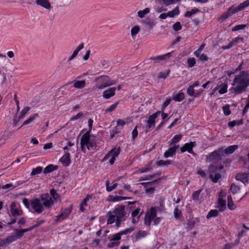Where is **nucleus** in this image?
<instances>
[{
	"instance_id": "f257e3e1",
	"label": "nucleus",
	"mask_w": 249,
	"mask_h": 249,
	"mask_svg": "<svg viewBox=\"0 0 249 249\" xmlns=\"http://www.w3.org/2000/svg\"><path fill=\"white\" fill-rule=\"evenodd\" d=\"M249 86V73L246 71H242L235 76L230 91L235 94H239L246 90Z\"/></svg>"
},
{
	"instance_id": "f03ea898",
	"label": "nucleus",
	"mask_w": 249,
	"mask_h": 249,
	"mask_svg": "<svg viewBox=\"0 0 249 249\" xmlns=\"http://www.w3.org/2000/svg\"><path fill=\"white\" fill-rule=\"evenodd\" d=\"M125 206L123 205H118L112 211H109L107 213V223L108 224H111L115 221L116 219H125L126 215Z\"/></svg>"
},
{
	"instance_id": "7ed1b4c3",
	"label": "nucleus",
	"mask_w": 249,
	"mask_h": 249,
	"mask_svg": "<svg viewBox=\"0 0 249 249\" xmlns=\"http://www.w3.org/2000/svg\"><path fill=\"white\" fill-rule=\"evenodd\" d=\"M96 81L98 84L97 87L99 89H103L115 83L114 81L110 80L109 77L107 75H102L98 77Z\"/></svg>"
},
{
	"instance_id": "20e7f679",
	"label": "nucleus",
	"mask_w": 249,
	"mask_h": 249,
	"mask_svg": "<svg viewBox=\"0 0 249 249\" xmlns=\"http://www.w3.org/2000/svg\"><path fill=\"white\" fill-rule=\"evenodd\" d=\"M90 135L89 132L85 133L81 138V147L83 152H85L86 148L89 150L90 148L94 146V143L92 142H90Z\"/></svg>"
},
{
	"instance_id": "39448f33",
	"label": "nucleus",
	"mask_w": 249,
	"mask_h": 249,
	"mask_svg": "<svg viewBox=\"0 0 249 249\" xmlns=\"http://www.w3.org/2000/svg\"><path fill=\"white\" fill-rule=\"evenodd\" d=\"M224 149L223 148H219L217 150H215L212 152L207 158V160L212 161H219L222 160L223 155Z\"/></svg>"
},
{
	"instance_id": "423d86ee",
	"label": "nucleus",
	"mask_w": 249,
	"mask_h": 249,
	"mask_svg": "<svg viewBox=\"0 0 249 249\" xmlns=\"http://www.w3.org/2000/svg\"><path fill=\"white\" fill-rule=\"evenodd\" d=\"M31 206L38 213H42L44 208L39 198H36L31 200Z\"/></svg>"
},
{
	"instance_id": "0eeeda50",
	"label": "nucleus",
	"mask_w": 249,
	"mask_h": 249,
	"mask_svg": "<svg viewBox=\"0 0 249 249\" xmlns=\"http://www.w3.org/2000/svg\"><path fill=\"white\" fill-rule=\"evenodd\" d=\"M120 148H113L105 156L103 160L105 161L109 158H111V159L109 160V163L111 165H112L114 163V161L116 159V158L120 154Z\"/></svg>"
},
{
	"instance_id": "6e6552de",
	"label": "nucleus",
	"mask_w": 249,
	"mask_h": 249,
	"mask_svg": "<svg viewBox=\"0 0 249 249\" xmlns=\"http://www.w3.org/2000/svg\"><path fill=\"white\" fill-rule=\"evenodd\" d=\"M40 199L42 201L43 206L46 208L49 209L54 204L52 197L48 193L41 195Z\"/></svg>"
},
{
	"instance_id": "1a4fd4ad",
	"label": "nucleus",
	"mask_w": 249,
	"mask_h": 249,
	"mask_svg": "<svg viewBox=\"0 0 249 249\" xmlns=\"http://www.w3.org/2000/svg\"><path fill=\"white\" fill-rule=\"evenodd\" d=\"M236 13H237V11L235 9V7L233 5H232L228 8V10L226 12L223 13L219 17V20L222 22Z\"/></svg>"
},
{
	"instance_id": "9d476101",
	"label": "nucleus",
	"mask_w": 249,
	"mask_h": 249,
	"mask_svg": "<svg viewBox=\"0 0 249 249\" xmlns=\"http://www.w3.org/2000/svg\"><path fill=\"white\" fill-rule=\"evenodd\" d=\"M141 22L144 27L147 30L153 29V27L156 25L155 20L150 18L143 19Z\"/></svg>"
},
{
	"instance_id": "9b49d317",
	"label": "nucleus",
	"mask_w": 249,
	"mask_h": 249,
	"mask_svg": "<svg viewBox=\"0 0 249 249\" xmlns=\"http://www.w3.org/2000/svg\"><path fill=\"white\" fill-rule=\"evenodd\" d=\"M235 178L237 180L241 181L244 184H246L249 182V173H238L236 175Z\"/></svg>"
},
{
	"instance_id": "f8f14e48",
	"label": "nucleus",
	"mask_w": 249,
	"mask_h": 249,
	"mask_svg": "<svg viewBox=\"0 0 249 249\" xmlns=\"http://www.w3.org/2000/svg\"><path fill=\"white\" fill-rule=\"evenodd\" d=\"M174 53V51L168 53H167L159 55L155 57H151L150 58V60H154L156 62H159L163 60H166L167 59L170 58L172 54Z\"/></svg>"
},
{
	"instance_id": "ddd939ff",
	"label": "nucleus",
	"mask_w": 249,
	"mask_h": 249,
	"mask_svg": "<svg viewBox=\"0 0 249 249\" xmlns=\"http://www.w3.org/2000/svg\"><path fill=\"white\" fill-rule=\"evenodd\" d=\"M31 108L29 107H26L23 108V109L20 111L19 114L18 118H15L14 120L13 123L14 125H16L18 121L20 120L23 119L25 116V115L28 113V112L30 110Z\"/></svg>"
},
{
	"instance_id": "4468645a",
	"label": "nucleus",
	"mask_w": 249,
	"mask_h": 249,
	"mask_svg": "<svg viewBox=\"0 0 249 249\" xmlns=\"http://www.w3.org/2000/svg\"><path fill=\"white\" fill-rule=\"evenodd\" d=\"M17 205L15 202H12L10 205V212L13 216L17 215H21L23 213L21 210H18L16 208Z\"/></svg>"
},
{
	"instance_id": "2eb2a0df",
	"label": "nucleus",
	"mask_w": 249,
	"mask_h": 249,
	"mask_svg": "<svg viewBox=\"0 0 249 249\" xmlns=\"http://www.w3.org/2000/svg\"><path fill=\"white\" fill-rule=\"evenodd\" d=\"M116 88L115 87H112L108 89L105 90L103 92V96L106 99H109L112 96H114L116 91Z\"/></svg>"
},
{
	"instance_id": "dca6fc26",
	"label": "nucleus",
	"mask_w": 249,
	"mask_h": 249,
	"mask_svg": "<svg viewBox=\"0 0 249 249\" xmlns=\"http://www.w3.org/2000/svg\"><path fill=\"white\" fill-rule=\"evenodd\" d=\"M16 240L17 237L15 235H9L7 237L0 241V246H3L6 244H9Z\"/></svg>"
},
{
	"instance_id": "f3484780",
	"label": "nucleus",
	"mask_w": 249,
	"mask_h": 249,
	"mask_svg": "<svg viewBox=\"0 0 249 249\" xmlns=\"http://www.w3.org/2000/svg\"><path fill=\"white\" fill-rule=\"evenodd\" d=\"M194 146V144L193 142L187 143L181 147V152L183 153L187 151L189 153L192 154L193 153V147Z\"/></svg>"
},
{
	"instance_id": "a211bd4d",
	"label": "nucleus",
	"mask_w": 249,
	"mask_h": 249,
	"mask_svg": "<svg viewBox=\"0 0 249 249\" xmlns=\"http://www.w3.org/2000/svg\"><path fill=\"white\" fill-rule=\"evenodd\" d=\"M179 147V145H176L169 148L164 154V156L166 158L172 157L176 153L177 149Z\"/></svg>"
},
{
	"instance_id": "6ab92c4d",
	"label": "nucleus",
	"mask_w": 249,
	"mask_h": 249,
	"mask_svg": "<svg viewBox=\"0 0 249 249\" xmlns=\"http://www.w3.org/2000/svg\"><path fill=\"white\" fill-rule=\"evenodd\" d=\"M71 208L65 209L61 214L57 216V220H62L66 218L71 213Z\"/></svg>"
},
{
	"instance_id": "aec40b11",
	"label": "nucleus",
	"mask_w": 249,
	"mask_h": 249,
	"mask_svg": "<svg viewBox=\"0 0 249 249\" xmlns=\"http://www.w3.org/2000/svg\"><path fill=\"white\" fill-rule=\"evenodd\" d=\"M60 161L65 166H68L71 161L70 160V154L68 152H65V154L60 159Z\"/></svg>"
},
{
	"instance_id": "412c9836",
	"label": "nucleus",
	"mask_w": 249,
	"mask_h": 249,
	"mask_svg": "<svg viewBox=\"0 0 249 249\" xmlns=\"http://www.w3.org/2000/svg\"><path fill=\"white\" fill-rule=\"evenodd\" d=\"M36 3L46 9H50L51 8V5L48 0H36Z\"/></svg>"
},
{
	"instance_id": "4be33fe9",
	"label": "nucleus",
	"mask_w": 249,
	"mask_h": 249,
	"mask_svg": "<svg viewBox=\"0 0 249 249\" xmlns=\"http://www.w3.org/2000/svg\"><path fill=\"white\" fill-rule=\"evenodd\" d=\"M217 87H219L218 92L220 94L225 93L227 92L228 82L225 80L223 83H218Z\"/></svg>"
},
{
	"instance_id": "5701e85b",
	"label": "nucleus",
	"mask_w": 249,
	"mask_h": 249,
	"mask_svg": "<svg viewBox=\"0 0 249 249\" xmlns=\"http://www.w3.org/2000/svg\"><path fill=\"white\" fill-rule=\"evenodd\" d=\"M226 205V200L222 199V198L219 197L218 199L217 208L219 209L220 212H222L225 209Z\"/></svg>"
},
{
	"instance_id": "b1692460",
	"label": "nucleus",
	"mask_w": 249,
	"mask_h": 249,
	"mask_svg": "<svg viewBox=\"0 0 249 249\" xmlns=\"http://www.w3.org/2000/svg\"><path fill=\"white\" fill-rule=\"evenodd\" d=\"M249 6V0H246L244 1L243 2L240 3L237 6L235 7V9L236 10L237 12L239 11H241L244 9L245 8Z\"/></svg>"
},
{
	"instance_id": "393cba45",
	"label": "nucleus",
	"mask_w": 249,
	"mask_h": 249,
	"mask_svg": "<svg viewBox=\"0 0 249 249\" xmlns=\"http://www.w3.org/2000/svg\"><path fill=\"white\" fill-rule=\"evenodd\" d=\"M237 148H238V146L237 145H231V146H228L225 150H224V152L227 155L231 154Z\"/></svg>"
},
{
	"instance_id": "a878e982",
	"label": "nucleus",
	"mask_w": 249,
	"mask_h": 249,
	"mask_svg": "<svg viewBox=\"0 0 249 249\" xmlns=\"http://www.w3.org/2000/svg\"><path fill=\"white\" fill-rule=\"evenodd\" d=\"M155 119H156V118L153 117V116L152 115H150L149 117L148 120L146 121L147 129H150L152 126H154V125L155 124Z\"/></svg>"
},
{
	"instance_id": "bb28decb",
	"label": "nucleus",
	"mask_w": 249,
	"mask_h": 249,
	"mask_svg": "<svg viewBox=\"0 0 249 249\" xmlns=\"http://www.w3.org/2000/svg\"><path fill=\"white\" fill-rule=\"evenodd\" d=\"M228 204L227 206L229 209L231 210H234L236 208L235 205L232 201V198L231 196H229L227 198Z\"/></svg>"
},
{
	"instance_id": "cd10ccee",
	"label": "nucleus",
	"mask_w": 249,
	"mask_h": 249,
	"mask_svg": "<svg viewBox=\"0 0 249 249\" xmlns=\"http://www.w3.org/2000/svg\"><path fill=\"white\" fill-rule=\"evenodd\" d=\"M37 117L38 114L37 113L34 114L33 115L31 116L27 120H26L23 123V124L21 125V126L32 123Z\"/></svg>"
},
{
	"instance_id": "c85d7f7f",
	"label": "nucleus",
	"mask_w": 249,
	"mask_h": 249,
	"mask_svg": "<svg viewBox=\"0 0 249 249\" xmlns=\"http://www.w3.org/2000/svg\"><path fill=\"white\" fill-rule=\"evenodd\" d=\"M184 98V94L183 92H179L173 95V99L175 101L180 102Z\"/></svg>"
},
{
	"instance_id": "c756f323",
	"label": "nucleus",
	"mask_w": 249,
	"mask_h": 249,
	"mask_svg": "<svg viewBox=\"0 0 249 249\" xmlns=\"http://www.w3.org/2000/svg\"><path fill=\"white\" fill-rule=\"evenodd\" d=\"M86 84L85 80L76 81L74 82L73 87L76 89H82L85 87Z\"/></svg>"
},
{
	"instance_id": "7c9ffc66",
	"label": "nucleus",
	"mask_w": 249,
	"mask_h": 249,
	"mask_svg": "<svg viewBox=\"0 0 249 249\" xmlns=\"http://www.w3.org/2000/svg\"><path fill=\"white\" fill-rule=\"evenodd\" d=\"M221 175L219 173L215 174L214 176L212 174L209 175V178L213 183H216L218 180L221 178Z\"/></svg>"
},
{
	"instance_id": "2f4dec72",
	"label": "nucleus",
	"mask_w": 249,
	"mask_h": 249,
	"mask_svg": "<svg viewBox=\"0 0 249 249\" xmlns=\"http://www.w3.org/2000/svg\"><path fill=\"white\" fill-rule=\"evenodd\" d=\"M57 166H54L53 164H50V165H48L47 166H46L44 168L43 172L45 174L49 173L52 171H54L55 170H56L57 169Z\"/></svg>"
},
{
	"instance_id": "473e14b6",
	"label": "nucleus",
	"mask_w": 249,
	"mask_h": 249,
	"mask_svg": "<svg viewBox=\"0 0 249 249\" xmlns=\"http://www.w3.org/2000/svg\"><path fill=\"white\" fill-rule=\"evenodd\" d=\"M168 16L170 18H173L176 15H178L179 14V10L178 6H177L173 10L168 12Z\"/></svg>"
},
{
	"instance_id": "72a5a7b5",
	"label": "nucleus",
	"mask_w": 249,
	"mask_h": 249,
	"mask_svg": "<svg viewBox=\"0 0 249 249\" xmlns=\"http://www.w3.org/2000/svg\"><path fill=\"white\" fill-rule=\"evenodd\" d=\"M240 190L239 186L235 185V183H233L231 184L230 187V191L233 195L237 193Z\"/></svg>"
},
{
	"instance_id": "f704fd0d",
	"label": "nucleus",
	"mask_w": 249,
	"mask_h": 249,
	"mask_svg": "<svg viewBox=\"0 0 249 249\" xmlns=\"http://www.w3.org/2000/svg\"><path fill=\"white\" fill-rule=\"evenodd\" d=\"M50 195L52 197L53 202L57 200L59 198V195L58 193H57L55 190L53 189H51L50 191Z\"/></svg>"
},
{
	"instance_id": "c9c22d12",
	"label": "nucleus",
	"mask_w": 249,
	"mask_h": 249,
	"mask_svg": "<svg viewBox=\"0 0 249 249\" xmlns=\"http://www.w3.org/2000/svg\"><path fill=\"white\" fill-rule=\"evenodd\" d=\"M150 12V8H146L143 10H140L138 12V16L140 18H142L146 14Z\"/></svg>"
},
{
	"instance_id": "e433bc0d",
	"label": "nucleus",
	"mask_w": 249,
	"mask_h": 249,
	"mask_svg": "<svg viewBox=\"0 0 249 249\" xmlns=\"http://www.w3.org/2000/svg\"><path fill=\"white\" fill-rule=\"evenodd\" d=\"M218 214V212L217 210H211L208 214L207 215V218L209 219L211 217H216Z\"/></svg>"
},
{
	"instance_id": "4c0bfd02",
	"label": "nucleus",
	"mask_w": 249,
	"mask_h": 249,
	"mask_svg": "<svg viewBox=\"0 0 249 249\" xmlns=\"http://www.w3.org/2000/svg\"><path fill=\"white\" fill-rule=\"evenodd\" d=\"M111 198V201L112 202H115V201H121L123 200H125L127 199H129V197H125V196H110Z\"/></svg>"
},
{
	"instance_id": "58836bf2",
	"label": "nucleus",
	"mask_w": 249,
	"mask_h": 249,
	"mask_svg": "<svg viewBox=\"0 0 249 249\" xmlns=\"http://www.w3.org/2000/svg\"><path fill=\"white\" fill-rule=\"evenodd\" d=\"M42 167L41 166H38L35 168H33L32 172L31 173V176H34L40 174L42 171Z\"/></svg>"
},
{
	"instance_id": "ea45409f",
	"label": "nucleus",
	"mask_w": 249,
	"mask_h": 249,
	"mask_svg": "<svg viewBox=\"0 0 249 249\" xmlns=\"http://www.w3.org/2000/svg\"><path fill=\"white\" fill-rule=\"evenodd\" d=\"M246 24H239L233 27L231 29V31H238L239 30H244L246 27Z\"/></svg>"
},
{
	"instance_id": "a19ab883",
	"label": "nucleus",
	"mask_w": 249,
	"mask_h": 249,
	"mask_svg": "<svg viewBox=\"0 0 249 249\" xmlns=\"http://www.w3.org/2000/svg\"><path fill=\"white\" fill-rule=\"evenodd\" d=\"M194 88L191 85L187 89V93L191 96L198 97L199 95L195 94Z\"/></svg>"
},
{
	"instance_id": "79ce46f5",
	"label": "nucleus",
	"mask_w": 249,
	"mask_h": 249,
	"mask_svg": "<svg viewBox=\"0 0 249 249\" xmlns=\"http://www.w3.org/2000/svg\"><path fill=\"white\" fill-rule=\"evenodd\" d=\"M243 121L242 120H238V121H232L229 122L228 126L229 127H232L235 125H239L243 124Z\"/></svg>"
},
{
	"instance_id": "37998d69",
	"label": "nucleus",
	"mask_w": 249,
	"mask_h": 249,
	"mask_svg": "<svg viewBox=\"0 0 249 249\" xmlns=\"http://www.w3.org/2000/svg\"><path fill=\"white\" fill-rule=\"evenodd\" d=\"M174 215L175 218L177 219L180 218L182 215L181 212L178 209V206H176L174 209Z\"/></svg>"
},
{
	"instance_id": "c03bdc74",
	"label": "nucleus",
	"mask_w": 249,
	"mask_h": 249,
	"mask_svg": "<svg viewBox=\"0 0 249 249\" xmlns=\"http://www.w3.org/2000/svg\"><path fill=\"white\" fill-rule=\"evenodd\" d=\"M182 137V135L180 134L176 135L174 136L170 141V145L173 144L174 143L178 142Z\"/></svg>"
},
{
	"instance_id": "a18cd8bd",
	"label": "nucleus",
	"mask_w": 249,
	"mask_h": 249,
	"mask_svg": "<svg viewBox=\"0 0 249 249\" xmlns=\"http://www.w3.org/2000/svg\"><path fill=\"white\" fill-rule=\"evenodd\" d=\"M147 214L149 215L153 219H154L157 215V211L155 208L152 207L149 213H147Z\"/></svg>"
},
{
	"instance_id": "49530a36",
	"label": "nucleus",
	"mask_w": 249,
	"mask_h": 249,
	"mask_svg": "<svg viewBox=\"0 0 249 249\" xmlns=\"http://www.w3.org/2000/svg\"><path fill=\"white\" fill-rule=\"evenodd\" d=\"M109 182L108 180L106 181V184L107 187V190L108 192H110L114 190L116 187L117 186V183H115L113 184L112 186H109Z\"/></svg>"
},
{
	"instance_id": "de8ad7c7",
	"label": "nucleus",
	"mask_w": 249,
	"mask_h": 249,
	"mask_svg": "<svg viewBox=\"0 0 249 249\" xmlns=\"http://www.w3.org/2000/svg\"><path fill=\"white\" fill-rule=\"evenodd\" d=\"M147 235V232L144 231H140L136 235L137 240L140 239L142 237H143Z\"/></svg>"
},
{
	"instance_id": "09e8293b",
	"label": "nucleus",
	"mask_w": 249,
	"mask_h": 249,
	"mask_svg": "<svg viewBox=\"0 0 249 249\" xmlns=\"http://www.w3.org/2000/svg\"><path fill=\"white\" fill-rule=\"evenodd\" d=\"M153 219H154L149 216V215L146 214L144 217V223L146 226H149L151 224V221Z\"/></svg>"
},
{
	"instance_id": "8fccbe9b",
	"label": "nucleus",
	"mask_w": 249,
	"mask_h": 249,
	"mask_svg": "<svg viewBox=\"0 0 249 249\" xmlns=\"http://www.w3.org/2000/svg\"><path fill=\"white\" fill-rule=\"evenodd\" d=\"M201 192V190H199L196 191H195L193 193L192 195V199L194 200L197 201L199 199V195Z\"/></svg>"
},
{
	"instance_id": "3c124183",
	"label": "nucleus",
	"mask_w": 249,
	"mask_h": 249,
	"mask_svg": "<svg viewBox=\"0 0 249 249\" xmlns=\"http://www.w3.org/2000/svg\"><path fill=\"white\" fill-rule=\"evenodd\" d=\"M196 61L195 58H189L187 59V63L188 67L190 68H192L196 64Z\"/></svg>"
},
{
	"instance_id": "603ef678",
	"label": "nucleus",
	"mask_w": 249,
	"mask_h": 249,
	"mask_svg": "<svg viewBox=\"0 0 249 249\" xmlns=\"http://www.w3.org/2000/svg\"><path fill=\"white\" fill-rule=\"evenodd\" d=\"M205 46V44H202L199 48L195 52L194 54L196 57H199L200 54H201L202 51L204 49Z\"/></svg>"
},
{
	"instance_id": "864d4df0",
	"label": "nucleus",
	"mask_w": 249,
	"mask_h": 249,
	"mask_svg": "<svg viewBox=\"0 0 249 249\" xmlns=\"http://www.w3.org/2000/svg\"><path fill=\"white\" fill-rule=\"evenodd\" d=\"M134 227H130L128 229H125L124 230L120 231V232L121 235H125V234L131 233V232H132L134 231Z\"/></svg>"
},
{
	"instance_id": "5fc2aeb1",
	"label": "nucleus",
	"mask_w": 249,
	"mask_h": 249,
	"mask_svg": "<svg viewBox=\"0 0 249 249\" xmlns=\"http://www.w3.org/2000/svg\"><path fill=\"white\" fill-rule=\"evenodd\" d=\"M16 234L15 236L17 237V239L21 238L24 233L22 230H19L18 229L15 230Z\"/></svg>"
},
{
	"instance_id": "6e6d98bb",
	"label": "nucleus",
	"mask_w": 249,
	"mask_h": 249,
	"mask_svg": "<svg viewBox=\"0 0 249 249\" xmlns=\"http://www.w3.org/2000/svg\"><path fill=\"white\" fill-rule=\"evenodd\" d=\"M170 71V70L168 69V70H167V71L166 72H160L159 73L158 78H163V79L166 78L169 75Z\"/></svg>"
},
{
	"instance_id": "4d7b16f0",
	"label": "nucleus",
	"mask_w": 249,
	"mask_h": 249,
	"mask_svg": "<svg viewBox=\"0 0 249 249\" xmlns=\"http://www.w3.org/2000/svg\"><path fill=\"white\" fill-rule=\"evenodd\" d=\"M152 169V168L151 167V164H148L145 167L141 168L139 170V171L141 173H144L147 171L151 170Z\"/></svg>"
},
{
	"instance_id": "13d9d810",
	"label": "nucleus",
	"mask_w": 249,
	"mask_h": 249,
	"mask_svg": "<svg viewBox=\"0 0 249 249\" xmlns=\"http://www.w3.org/2000/svg\"><path fill=\"white\" fill-rule=\"evenodd\" d=\"M171 163L170 160H160L157 162V165L158 166L166 165Z\"/></svg>"
},
{
	"instance_id": "bf43d9fd",
	"label": "nucleus",
	"mask_w": 249,
	"mask_h": 249,
	"mask_svg": "<svg viewBox=\"0 0 249 249\" xmlns=\"http://www.w3.org/2000/svg\"><path fill=\"white\" fill-rule=\"evenodd\" d=\"M121 238V234L120 232H118L113 235L112 238L110 240V241H118Z\"/></svg>"
},
{
	"instance_id": "052dcab7",
	"label": "nucleus",
	"mask_w": 249,
	"mask_h": 249,
	"mask_svg": "<svg viewBox=\"0 0 249 249\" xmlns=\"http://www.w3.org/2000/svg\"><path fill=\"white\" fill-rule=\"evenodd\" d=\"M223 110L224 114L226 116L229 115L231 113L229 105H226V106H224L223 107Z\"/></svg>"
},
{
	"instance_id": "680f3d73",
	"label": "nucleus",
	"mask_w": 249,
	"mask_h": 249,
	"mask_svg": "<svg viewBox=\"0 0 249 249\" xmlns=\"http://www.w3.org/2000/svg\"><path fill=\"white\" fill-rule=\"evenodd\" d=\"M173 28L175 31H178L181 29V26L180 23L178 21L176 22L173 25Z\"/></svg>"
},
{
	"instance_id": "e2e57ef3",
	"label": "nucleus",
	"mask_w": 249,
	"mask_h": 249,
	"mask_svg": "<svg viewBox=\"0 0 249 249\" xmlns=\"http://www.w3.org/2000/svg\"><path fill=\"white\" fill-rule=\"evenodd\" d=\"M140 211V209L137 208L133 211L131 213V216L133 217H135L136 216H138V219L140 217L141 214H139Z\"/></svg>"
},
{
	"instance_id": "0e129e2a",
	"label": "nucleus",
	"mask_w": 249,
	"mask_h": 249,
	"mask_svg": "<svg viewBox=\"0 0 249 249\" xmlns=\"http://www.w3.org/2000/svg\"><path fill=\"white\" fill-rule=\"evenodd\" d=\"M217 170V166H215L213 165H210L208 167V170L210 174H213Z\"/></svg>"
},
{
	"instance_id": "69168bd1",
	"label": "nucleus",
	"mask_w": 249,
	"mask_h": 249,
	"mask_svg": "<svg viewBox=\"0 0 249 249\" xmlns=\"http://www.w3.org/2000/svg\"><path fill=\"white\" fill-rule=\"evenodd\" d=\"M118 102L111 105L108 108L106 109L105 112H109L113 111L117 106L118 105Z\"/></svg>"
},
{
	"instance_id": "338daca9",
	"label": "nucleus",
	"mask_w": 249,
	"mask_h": 249,
	"mask_svg": "<svg viewBox=\"0 0 249 249\" xmlns=\"http://www.w3.org/2000/svg\"><path fill=\"white\" fill-rule=\"evenodd\" d=\"M171 101V99L170 98H168L166 100V101L163 103L161 107V109L162 110H164L166 107L170 104Z\"/></svg>"
},
{
	"instance_id": "774afa93",
	"label": "nucleus",
	"mask_w": 249,
	"mask_h": 249,
	"mask_svg": "<svg viewBox=\"0 0 249 249\" xmlns=\"http://www.w3.org/2000/svg\"><path fill=\"white\" fill-rule=\"evenodd\" d=\"M83 116V112H80L78 113L75 116H74L72 117L71 118L70 120H71V121H75V120H78V119H80Z\"/></svg>"
}]
</instances>
